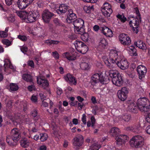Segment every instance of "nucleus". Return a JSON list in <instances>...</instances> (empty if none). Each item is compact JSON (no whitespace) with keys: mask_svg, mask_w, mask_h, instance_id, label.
Masks as SVG:
<instances>
[{"mask_svg":"<svg viewBox=\"0 0 150 150\" xmlns=\"http://www.w3.org/2000/svg\"><path fill=\"white\" fill-rule=\"evenodd\" d=\"M69 8V6L66 4H59L58 8L55 10L56 13L62 19L65 15V13L68 11V13L67 16L66 21L68 23L73 22L77 18L76 15L73 12L72 9H70Z\"/></svg>","mask_w":150,"mask_h":150,"instance_id":"obj_1","label":"nucleus"},{"mask_svg":"<svg viewBox=\"0 0 150 150\" xmlns=\"http://www.w3.org/2000/svg\"><path fill=\"white\" fill-rule=\"evenodd\" d=\"M137 105L141 111L147 112L149 111L150 109V102L149 100L146 98H140L138 99Z\"/></svg>","mask_w":150,"mask_h":150,"instance_id":"obj_2","label":"nucleus"},{"mask_svg":"<svg viewBox=\"0 0 150 150\" xmlns=\"http://www.w3.org/2000/svg\"><path fill=\"white\" fill-rule=\"evenodd\" d=\"M130 145L132 147L140 148L144 144V139L140 135H136L133 137L130 140Z\"/></svg>","mask_w":150,"mask_h":150,"instance_id":"obj_3","label":"nucleus"},{"mask_svg":"<svg viewBox=\"0 0 150 150\" xmlns=\"http://www.w3.org/2000/svg\"><path fill=\"white\" fill-rule=\"evenodd\" d=\"M118 52L114 50H111L109 55V58L105 62V63L106 64L108 63L110 65L112 63L119 66V61L118 60L120 59V57H118Z\"/></svg>","mask_w":150,"mask_h":150,"instance_id":"obj_4","label":"nucleus"},{"mask_svg":"<svg viewBox=\"0 0 150 150\" xmlns=\"http://www.w3.org/2000/svg\"><path fill=\"white\" fill-rule=\"evenodd\" d=\"M111 73V75L113 76L112 79L113 83L118 86H122L123 83V80L120 74L117 71L114 72L112 71Z\"/></svg>","mask_w":150,"mask_h":150,"instance_id":"obj_5","label":"nucleus"},{"mask_svg":"<svg viewBox=\"0 0 150 150\" xmlns=\"http://www.w3.org/2000/svg\"><path fill=\"white\" fill-rule=\"evenodd\" d=\"M101 11L105 17H110L112 12L111 5L108 3H105L102 7Z\"/></svg>","mask_w":150,"mask_h":150,"instance_id":"obj_6","label":"nucleus"},{"mask_svg":"<svg viewBox=\"0 0 150 150\" xmlns=\"http://www.w3.org/2000/svg\"><path fill=\"white\" fill-rule=\"evenodd\" d=\"M129 91L127 88L124 87L119 90L117 91V96L118 98L121 101H124L127 97Z\"/></svg>","mask_w":150,"mask_h":150,"instance_id":"obj_7","label":"nucleus"},{"mask_svg":"<svg viewBox=\"0 0 150 150\" xmlns=\"http://www.w3.org/2000/svg\"><path fill=\"white\" fill-rule=\"evenodd\" d=\"M25 20H28V23H32L34 22L36 19H37L39 17V15L38 12H32L31 11L29 12V13L27 11V14L25 16Z\"/></svg>","mask_w":150,"mask_h":150,"instance_id":"obj_8","label":"nucleus"},{"mask_svg":"<svg viewBox=\"0 0 150 150\" xmlns=\"http://www.w3.org/2000/svg\"><path fill=\"white\" fill-rule=\"evenodd\" d=\"M109 80L108 78L105 79L101 73L94 74V83L100 82L102 84H106Z\"/></svg>","mask_w":150,"mask_h":150,"instance_id":"obj_9","label":"nucleus"},{"mask_svg":"<svg viewBox=\"0 0 150 150\" xmlns=\"http://www.w3.org/2000/svg\"><path fill=\"white\" fill-rule=\"evenodd\" d=\"M84 142L83 137L81 134L76 135L73 139V145L77 147L82 146Z\"/></svg>","mask_w":150,"mask_h":150,"instance_id":"obj_10","label":"nucleus"},{"mask_svg":"<svg viewBox=\"0 0 150 150\" xmlns=\"http://www.w3.org/2000/svg\"><path fill=\"white\" fill-rule=\"evenodd\" d=\"M119 39L120 43L124 45H129L131 43V39L127 35L120 34L119 36Z\"/></svg>","mask_w":150,"mask_h":150,"instance_id":"obj_11","label":"nucleus"},{"mask_svg":"<svg viewBox=\"0 0 150 150\" xmlns=\"http://www.w3.org/2000/svg\"><path fill=\"white\" fill-rule=\"evenodd\" d=\"M53 21L54 25L57 28V31L60 32L62 31V29L65 27V24L58 18H54Z\"/></svg>","mask_w":150,"mask_h":150,"instance_id":"obj_12","label":"nucleus"},{"mask_svg":"<svg viewBox=\"0 0 150 150\" xmlns=\"http://www.w3.org/2000/svg\"><path fill=\"white\" fill-rule=\"evenodd\" d=\"M54 14L48 10L44 11L42 14V18L44 22L48 23L51 18L53 16Z\"/></svg>","mask_w":150,"mask_h":150,"instance_id":"obj_13","label":"nucleus"},{"mask_svg":"<svg viewBox=\"0 0 150 150\" xmlns=\"http://www.w3.org/2000/svg\"><path fill=\"white\" fill-rule=\"evenodd\" d=\"M115 139L117 145L120 146L127 142L129 139V138L127 135H121L117 137Z\"/></svg>","mask_w":150,"mask_h":150,"instance_id":"obj_14","label":"nucleus"},{"mask_svg":"<svg viewBox=\"0 0 150 150\" xmlns=\"http://www.w3.org/2000/svg\"><path fill=\"white\" fill-rule=\"evenodd\" d=\"M11 135L14 140L18 142L21 138V132L18 129L15 128L13 129L11 132Z\"/></svg>","mask_w":150,"mask_h":150,"instance_id":"obj_15","label":"nucleus"},{"mask_svg":"<svg viewBox=\"0 0 150 150\" xmlns=\"http://www.w3.org/2000/svg\"><path fill=\"white\" fill-rule=\"evenodd\" d=\"M37 83L40 86L45 89L49 86L47 81L45 79H43L40 76L37 77Z\"/></svg>","mask_w":150,"mask_h":150,"instance_id":"obj_16","label":"nucleus"},{"mask_svg":"<svg viewBox=\"0 0 150 150\" xmlns=\"http://www.w3.org/2000/svg\"><path fill=\"white\" fill-rule=\"evenodd\" d=\"M137 71L139 75V78L141 79L144 77L145 74L146 72V68L145 66H138Z\"/></svg>","mask_w":150,"mask_h":150,"instance_id":"obj_17","label":"nucleus"},{"mask_svg":"<svg viewBox=\"0 0 150 150\" xmlns=\"http://www.w3.org/2000/svg\"><path fill=\"white\" fill-rule=\"evenodd\" d=\"M101 33L107 37H110L113 36L112 30L106 26L102 27L101 28Z\"/></svg>","mask_w":150,"mask_h":150,"instance_id":"obj_18","label":"nucleus"},{"mask_svg":"<svg viewBox=\"0 0 150 150\" xmlns=\"http://www.w3.org/2000/svg\"><path fill=\"white\" fill-rule=\"evenodd\" d=\"M64 79L71 85H75L76 84V81L75 78L70 74H68L66 76H64Z\"/></svg>","mask_w":150,"mask_h":150,"instance_id":"obj_19","label":"nucleus"},{"mask_svg":"<svg viewBox=\"0 0 150 150\" xmlns=\"http://www.w3.org/2000/svg\"><path fill=\"white\" fill-rule=\"evenodd\" d=\"M64 79L71 85H75L76 84V81L75 78L70 74H68L66 76H64Z\"/></svg>","mask_w":150,"mask_h":150,"instance_id":"obj_20","label":"nucleus"},{"mask_svg":"<svg viewBox=\"0 0 150 150\" xmlns=\"http://www.w3.org/2000/svg\"><path fill=\"white\" fill-rule=\"evenodd\" d=\"M84 22V21L81 18L75 20L73 22L74 28H78L81 27L82 26H84L83 25Z\"/></svg>","mask_w":150,"mask_h":150,"instance_id":"obj_21","label":"nucleus"},{"mask_svg":"<svg viewBox=\"0 0 150 150\" xmlns=\"http://www.w3.org/2000/svg\"><path fill=\"white\" fill-rule=\"evenodd\" d=\"M141 128L139 124L135 125L133 127L129 126L126 128V130H131L132 131L137 133L139 132Z\"/></svg>","mask_w":150,"mask_h":150,"instance_id":"obj_22","label":"nucleus"},{"mask_svg":"<svg viewBox=\"0 0 150 150\" xmlns=\"http://www.w3.org/2000/svg\"><path fill=\"white\" fill-rule=\"evenodd\" d=\"M17 4L18 7L21 9L25 8L28 5V4L26 3L25 0H18Z\"/></svg>","mask_w":150,"mask_h":150,"instance_id":"obj_23","label":"nucleus"},{"mask_svg":"<svg viewBox=\"0 0 150 150\" xmlns=\"http://www.w3.org/2000/svg\"><path fill=\"white\" fill-rule=\"evenodd\" d=\"M134 44L137 47L143 50H145L146 49V47L145 43L140 40H138L136 42H134Z\"/></svg>","mask_w":150,"mask_h":150,"instance_id":"obj_24","label":"nucleus"},{"mask_svg":"<svg viewBox=\"0 0 150 150\" xmlns=\"http://www.w3.org/2000/svg\"><path fill=\"white\" fill-rule=\"evenodd\" d=\"M63 57L66 58L69 60H74L76 58V56L71 53H70L68 52H66L63 53Z\"/></svg>","mask_w":150,"mask_h":150,"instance_id":"obj_25","label":"nucleus"},{"mask_svg":"<svg viewBox=\"0 0 150 150\" xmlns=\"http://www.w3.org/2000/svg\"><path fill=\"white\" fill-rule=\"evenodd\" d=\"M6 142L10 146H13L16 145L17 141L13 139L11 135H8L6 137Z\"/></svg>","mask_w":150,"mask_h":150,"instance_id":"obj_26","label":"nucleus"},{"mask_svg":"<svg viewBox=\"0 0 150 150\" xmlns=\"http://www.w3.org/2000/svg\"><path fill=\"white\" fill-rule=\"evenodd\" d=\"M100 41L98 48L100 49L101 50H103L105 48L107 45V42L106 40L103 38H100Z\"/></svg>","mask_w":150,"mask_h":150,"instance_id":"obj_27","label":"nucleus"},{"mask_svg":"<svg viewBox=\"0 0 150 150\" xmlns=\"http://www.w3.org/2000/svg\"><path fill=\"white\" fill-rule=\"evenodd\" d=\"M127 50L129 52V54L131 56H137V50L133 46H129L127 48Z\"/></svg>","mask_w":150,"mask_h":150,"instance_id":"obj_28","label":"nucleus"},{"mask_svg":"<svg viewBox=\"0 0 150 150\" xmlns=\"http://www.w3.org/2000/svg\"><path fill=\"white\" fill-rule=\"evenodd\" d=\"M136 109V105L133 101L131 102L128 106V109L129 110L133 113H136L137 112Z\"/></svg>","mask_w":150,"mask_h":150,"instance_id":"obj_29","label":"nucleus"},{"mask_svg":"<svg viewBox=\"0 0 150 150\" xmlns=\"http://www.w3.org/2000/svg\"><path fill=\"white\" fill-rule=\"evenodd\" d=\"M16 13L17 15L22 19L25 20L26 15L27 11H17Z\"/></svg>","mask_w":150,"mask_h":150,"instance_id":"obj_30","label":"nucleus"},{"mask_svg":"<svg viewBox=\"0 0 150 150\" xmlns=\"http://www.w3.org/2000/svg\"><path fill=\"white\" fill-rule=\"evenodd\" d=\"M120 132V130L118 128L113 127L110 130V134L112 136H115Z\"/></svg>","mask_w":150,"mask_h":150,"instance_id":"obj_31","label":"nucleus"},{"mask_svg":"<svg viewBox=\"0 0 150 150\" xmlns=\"http://www.w3.org/2000/svg\"><path fill=\"white\" fill-rule=\"evenodd\" d=\"M139 20H133V21H129V24L130 27L132 28L137 26L139 27Z\"/></svg>","mask_w":150,"mask_h":150,"instance_id":"obj_32","label":"nucleus"},{"mask_svg":"<svg viewBox=\"0 0 150 150\" xmlns=\"http://www.w3.org/2000/svg\"><path fill=\"white\" fill-rule=\"evenodd\" d=\"M84 44V43L78 40H76L74 43V44L75 46L76 49L78 51H79V50H80V48Z\"/></svg>","mask_w":150,"mask_h":150,"instance_id":"obj_33","label":"nucleus"},{"mask_svg":"<svg viewBox=\"0 0 150 150\" xmlns=\"http://www.w3.org/2000/svg\"><path fill=\"white\" fill-rule=\"evenodd\" d=\"M133 11L136 14L137 19L139 20L140 22H141L142 21V18L141 16V14L139 12L138 8L137 7L134 8L133 9Z\"/></svg>","mask_w":150,"mask_h":150,"instance_id":"obj_34","label":"nucleus"},{"mask_svg":"<svg viewBox=\"0 0 150 150\" xmlns=\"http://www.w3.org/2000/svg\"><path fill=\"white\" fill-rule=\"evenodd\" d=\"M74 29L75 32L76 33L80 34L81 35L85 32L84 26H82L81 27L78 28H74Z\"/></svg>","mask_w":150,"mask_h":150,"instance_id":"obj_35","label":"nucleus"},{"mask_svg":"<svg viewBox=\"0 0 150 150\" xmlns=\"http://www.w3.org/2000/svg\"><path fill=\"white\" fill-rule=\"evenodd\" d=\"M22 78L24 80L30 82L33 81V79L31 76L28 74H24L22 76Z\"/></svg>","mask_w":150,"mask_h":150,"instance_id":"obj_36","label":"nucleus"},{"mask_svg":"<svg viewBox=\"0 0 150 150\" xmlns=\"http://www.w3.org/2000/svg\"><path fill=\"white\" fill-rule=\"evenodd\" d=\"M20 144L21 146L26 148L29 146L30 142L28 140L24 139L21 141Z\"/></svg>","mask_w":150,"mask_h":150,"instance_id":"obj_37","label":"nucleus"},{"mask_svg":"<svg viewBox=\"0 0 150 150\" xmlns=\"http://www.w3.org/2000/svg\"><path fill=\"white\" fill-rule=\"evenodd\" d=\"M117 18L119 19L121 22L122 23H125L126 21H128V19L123 14H118L116 16Z\"/></svg>","mask_w":150,"mask_h":150,"instance_id":"obj_38","label":"nucleus"},{"mask_svg":"<svg viewBox=\"0 0 150 150\" xmlns=\"http://www.w3.org/2000/svg\"><path fill=\"white\" fill-rule=\"evenodd\" d=\"M117 118L119 121H121L124 120L125 121H128L130 119V115H123V116H119L117 117Z\"/></svg>","mask_w":150,"mask_h":150,"instance_id":"obj_39","label":"nucleus"},{"mask_svg":"<svg viewBox=\"0 0 150 150\" xmlns=\"http://www.w3.org/2000/svg\"><path fill=\"white\" fill-rule=\"evenodd\" d=\"M119 59H120L118 60V61H119V66L120 64V66H129V64L126 59H121L120 58Z\"/></svg>","mask_w":150,"mask_h":150,"instance_id":"obj_40","label":"nucleus"},{"mask_svg":"<svg viewBox=\"0 0 150 150\" xmlns=\"http://www.w3.org/2000/svg\"><path fill=\"white\" fill-rule=\"evenodd\" d=\"M88 50V47L84 43L80 48L79 52L82 54L85 53Z\"/></svg>","mask_w":150,"mask_h":150,"instance_id":"obj_41","label":"nucleus"},{"mask_svg":"<svg viewBox=\"0 0 150 150\" xmlns=\"http://www.w3.org/2000/svg\"><path fill=\"white\" fill-rule=\"evenodd\" d=\"M81 38L83 41H88V33L85 32V33L81 35Z\"/></svg>","mask_w":150,"mask_h":150,"instance_id":"obj_42","label":"nucleus"},{"mask_svg":"<svg viewBox=\"0 0 150 150\" xmlns=\"http://www.w3.org/2000/svg\"><path fill=\"white\" fill-rule=\"evenodd\" d=\"M10 91H15L18 89V86L16 84L11 83L10 84Z\"/></svg>","mask_w":150,"mask_h":150,"instance_id":"obj_43","label":"nucleus"},{"mask_svg":"<svg viewBox=\"0 0 150 150\" xmlns=\"http://www.w3.org/2000/svg\"><path fill=\"white\" fill-rule=\"evenodd\" d=\"M59 42L57 40H47L45 41V43L46 44H49L50 45L52 44L57 45Z\"/></svg>","mask_w":150,"mask_h":150,"instance_id":"obj_44","label":"nucleus"},{"mask_svg":"<svg viewBox=\"0 0 150 150\" xmlns=\"http://www.w3.org/2000/svg\"><path fill=\"white\" fill-rule=\"evenodd\" d=\"M40 139L41 141L44 142L46 140L48 137L47 134L45 133H42L40 134Z\"/></svg>","mask_w":150,"mask_h":150,"instance_id":"obj_45","label":"nucleus"},{"mask_svg":"<svg viewBox=\"0 0 150 150\" xmlns=\"http://www.w3.org/2000/svg\"><path fill=\"white\" fill-rule=\"evenodd\" d=\"M93 5L91 7H90V6L88 7L87 6H85L84 7L83 9L85 12L86 13H91V9L93 10Z\"/></svg>","mask_w":150,"mask_h":150,"instance_id":"obj_46","label":"nucleus"},{"mask_svg":"<svg viewBox=\"0 0 150 150\" xmlns=\"http://www.w3.org/2000/svg\"><path fill=\"white\" fill-rule=\"evenodd\" d=\"M2 42L4 45H6L8 46H10L11 45V42L8 40L4 39L2 40Z\"/></svg>","mask_w":150,"mask_h":150,"instance_id":"obj_47","label":"nucleus"},{"mask_svg":"<svg viewBox=\"0 0 150 150\" xmlns=\"http://www.w3.org/2000/svg\"><path fill=\"white\" fill-rule=\"evenodd\" d=\"M52 55L56 59H58L59 58V54L57 51L52 52Z\"/></svg>","mask_w":150,"mask_h":150,"instance_id":"obj_48","label":"nucleus"},{"mask_svg":"<svg viewBox=\"0 0 150 150\" xmlns=\"http://www.w3.org/2000/svg\"><path fill=\"white\" fill-rule=\"evenodd\" d=\"M18 38L22 41L25 42L27 40V38L25 35H19L18 36Z\"/></svg>","mask_w":150,"mask_h":150,"instance_id":"obj_49","label":"nucleus"},{"mask_svg":"<svg viewBox=\"0 0 150 150\" xmlns=\"http://www.w3.org/2000/svg\"><path fill=\"white\" fill-rule=\"evenodd\" d=\"M117 71L115 70H110L109 71H105V74L107 77L110 76V77L112 78L113 76H112L111 75L112 74H112V73H111L112 71Z\"/></svg>","mask_w":150,"mask_h":150,"instance_id":"obj_50","label":"nucleus"},{"mask_svg":"<svg viewBox=\"0 0 150 150\" xmlns=\"http://www.w3.org/2000/svg\"><path fill=\"white\" fill-rule=\"evenodd\" d=\"M8 35L7 33H6V32H4V31H0V37L4 38L8 36Z\"/></svg>","mask_w":150,"mask_h":150,"instance_id":"obj_51","label":"nucleus"},{"mask_svg":"<svg viewBox=\"0 0 150 150\" xmlns=\"http://www.w3.org/2000/svg\"><path fill=\"white\" fill-rule=\"evenodd\" d=\"M4 66H12V64L10 60L6 59L4 61Z\"/></svg>","mask_w":150,"mask_h":150,"instance_id":"obj_52","label":"nucleus"},{"mask_svg":"<svg viewBox=\"0 0 150 150\" xmlns=\"http://www.w3.org/2000/svg\"><path fill=\"white\" fill-rule=\"evenodd\" d=\"M101 146V143H98V142L94 143V150H98L100 148Z\"/></svg>","mask_w":150,"mask_h":150,"instance_id":"obj_53","label":"nucleus"},{"mask_svg":"<svg viewBox=\"0 0 150 150\" xmlns=\"http://www.w3.org/2000/svg\"><path fill=\"white\" fill-rule=\"evenodd\" d=\"M139 27H137V26L132 28V30L133 32L134 33L137 34L138 33L139 30Z\"/></svg>","mask_w":150,"mask_h":150,"instance_id":"obj_54","label":"nucleus"},{"mask_svg":"<svg viewBox=\"0 0 150 150\" xmlns=\"http://www.w3.org/2000/svg\"><path fill=\"white\" fill-rule=\"evenodd\" d=\"M38 97L37 96L33 95L31 97V101L33 102H36L37 101Z\"/></svg>","mask_w":150,"mask_h":150,"instance_id":"obj_55","label":"nucleus"},{"mask_svg":"<svg viewBox=\"0 0 150 150\" xmlns=\"http://www.w3.org/2000/svg\"><path fill=\"white\" fill-rule=\"evenodd\" d=\"M81 120L83 124L86 125V116L85 114H83Z\"/></svg>","mask_w":150,"mask_h":150,"instance_id":"obj_56","label":"nucleus"},{"mask_svg":"<svg viewBox=\"0 0 150 150\" xmlns=\"http://www.w3.org/2000/svg\"><path fill=\"white\" fill-rule=\"evenodd\" d=\"M102 28V27H100L98 25H94V31L97 32L99 30L100 32L101 33V28Z\"/></svg>","mask_w":150,"mask_h":150,"instance_id":"obj_57","label":"nucleus"},{"mask_svg":"<svg viewBox=\"0 0 150 150\" xmlns=\"http://www.w3.org/2000/svg\"><path fill=\"white\" fill-rule=\"evenodd\" d=\"M145 120L147 122L150 123V113L147 114L145 117Z\"/></svg>","mask_w":150,"mask_h":150,"instance_id":"obj_58","label":"nucleus"},{"mask_svg":"<svg viewBox=\"0 0 150 150\" xmlns=\"http://www.w3.org/2000/svg\"><path fill=\"white\" fill-rule=\"evenodd\" d=\"M28 90L30 91L35 90V86L33 85L28 86Z\"/></svg>","mask_w":150,"mask_h":150,"instance_id":"obj_59","label":"nucleus"},{"mask_svg":"<svg viewBox=\"0 0 150 150\" xmlns=\"http://www.w3.org/2000/svg\"><path fill=\"white\" fill-rule=\"evenodd\" d=\"M28 48L26 47H23L21 48V51L24 54H25L28 51Z\"/></svg>","mask_w":150,"mask_h":150,"instance_id":"obj_60","label":"nucleus"},{"mask_svg":"<svg viewBox=\"0 0 150 150\" xmlns=\"http://www.w3.org/2000/svg\"><path fill=\"white\" fill-rule=\"evenodd\" d=\"M6 4L8 6L11 5L14 0H5Z\"/></svg>","mask_w":150,"mask_h":150,"instance_id":"obj_61","label":"nucleus"},{"mask_svg":"<svg viewBox=\"0 0 150 150\" xmlns=\"http://www.w3.org/2000/svg\"><path fill=\"white\" fill-rule=\"evenodd\" d=\"M62 91L60 88H57V93L58 95H60L62 93Z\"/></svg>","mask_w":150,"mask_h":150,"instance_id":"obj_62","label":"nucleus"},{"mask_svg":"<svg viewBox=\"0 0 150 150\" xmlns=\"http://www.w3.org/2000/svg\"><path fill=\"white\" fill-rule=\"evenodd\" d=\"M131 18H133L134 20H137L136 18V16H135L133 15H131L129 16L128 17V21H129V20L130 21V20L131 19Z\"/></svg>","mask_w":150,"mask_h":150,"instance_id":"obj_63","label":"nucleus"},{"mask_svg":"<svg viewBox=\"0 0 150 150\" xmlns=\"http://www.w3.org/2000/svg\"><path fill=\"white\" fill-rule=\"evenodd\" d=\"M145 131L147 134H150V125L146 127Z\"/></svg>","mask_w":150,"mask_h":150,"instance_id":"obj_64","label":"nucleus"}]
</instances>
